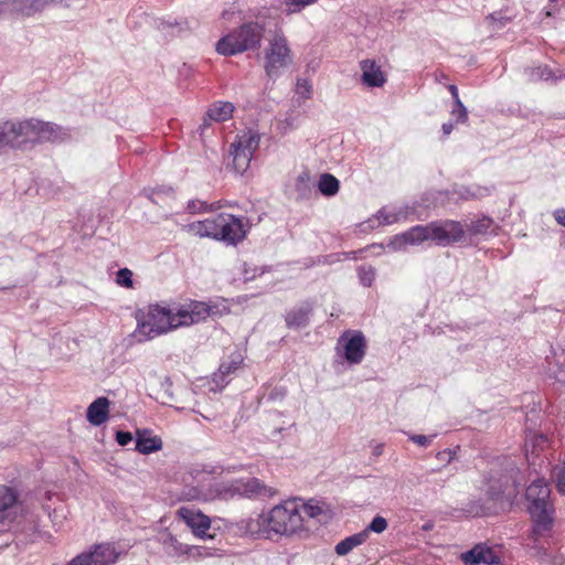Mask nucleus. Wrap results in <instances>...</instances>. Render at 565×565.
<instances>
[{"label":"nucleus","instance_id":"6ab92c4d","mask_svg":"<svg viewBox=\"0 0 565 565\" xmlns=\"http://www.w3.org/2000/svg\"><path fill=\"white\" fill-rule=\"evenodd\" d=\"M93 565H113L119 557V552L114 543H100L86 552Z\"/></svg>","mask_w":565,"mask_h":565},{"label":"nucleus","instance_id":"c756f323","mask_svg":"<svg viewBox=\"0 0 565 565\" xmlns=\"http://www.w3.org/2000/svg\"><path fill=\"white\" fill-rule=\"evenodd\" d=\"M319 192L324 196H334L340 189L339 180L331 173H322L317 183Z\"/></svg>","mask_w":565,"mask_h":565},{"label":"nucleus","instance_id":"393cba45","mask_svg":"<svg viewBox=\"0 0 565 565\" xmlns=\"http://www.w3.org/2000/svg\"><path fill=\"white\" fill-rule=\"evenodd\" d=\"M166 545L171 547L175 555H186L189 558H199L209 555L206 547L181 543L172 535L166 541Z\"/></svg>","mask_w":565,"mask_h":565},{"label":"nucleus","instance_id":"f3484780","mask_svg":"<svg viewBox=\"0 0 565 565\" xmlns=\"http://www.w3.org/2000/svg\"><path fill=\"white\" fill-rule=\"evenodd\" d=\"M414 209L408 205L399 207L388 209L386 206L380 209L373 218H370L367 223L377 222V225H392L394 223L405 221L413 213ZM370 227H374L370 224Z\"/></svg>","mask_w":565,"mask_h":565},{"label":"nucleus","instance_id":"c85d7f7f","mask_svg":"<svg viewBox=\"0 0 565 565\" xmlns=\"http://www.w3.org/2000/svg\"><path fill=\"white\" fill-rule=\"evenodd\" d=\"M19 498L18 491L4 484L0 486V518L4 519V513L14 507Z\"/></svg>","mask_w":565,"mask_h":565},{"label":"nucleus","instance_id":"2eb2a0df","mask_svg":"<svg viewBox=\"0 0 565 565\" xmlns=\"http://www.w3.org/2000/svg\"><path fill=\"white\" fill-rule=\"evenodd\" d=\"M47 7V0H3L0 12H9L22 17H32Z\"/></svg>","mask_w":565,"mask_h":565},{"label":"nucleus","instance_id":"c03bdc74","mask_svg":"<svg viewBox=\"0 0 565 565\" xmlns=\"http://www.w3.org/2000/svg\"><path fill=\"white\" fill-rule=\"evenodd\" d=\"M116 282L125 288H131L134 285L132 271L128 268H120L116 274Z\"/></svg>","mask_w":565,"mask_h":565},{"label":"nucleus","instance_id":"cd10ccee","mask_svg":"<svg viewBox=\"0 0 565 565\" xmlns=\"http://www.w3.org/2000/svg\"><path fill=\"white\" fill-rule=\"evenodd\" d=\"M367 540L366 532H359L341 540L334 547V552L339 556L349 554L353 548L362 545Z\"/></svg>","mask_w":565,"mask_h":565},{"label":"nucleus","instance_id":"49530a36","mask_svg":"<svg viewBox=\"0 0 565 565\" xmlns=\"http://www.w3.org/2000/svg\"><path fill=\"white\" fill-rule=\"evenodd\" d=\"M407 437H408V440H411L412 443L426 448L431 444L433 439L436 437V434L426 436V435L408 433Z\"/></svg>","mask_w":565,"mask_h":565},{"label":"nucleus","instance_id":"0eeeda50","mask_svg":"<svg viewBox=\"0 0 565 565\" xmlns=\"http://www.w3.org/2000/svg\"><path fill=\"white\" fill-rule=\"evenodd\" d=\"M264 60L266 75L271 79L278 78L281 75V70L292 64L291 49L281 31L275 32L269 40Z\"/></svg>","mask_w":565,"mask_h":565},{"label":"nucleus","instance_id":"ea45409f","mask_svg":"<svg viewBox=\"0 0 565 565\" xmlns=\"http://www.w3.org/2000/svg\"><path fill=\"white\" fill-rule=\"evenodd\" d=\"M317 0H284L287 14L300 12L306 7L315 3Z\"/></svg>","mask_w":565,"mask_h":565},{"label":"nucleus","instance_id":"a211bd4d","mask_svg":"<svg viewBox=\"0 0 565 565\" xmlns=\"http://www.w3.org/2000/svg\"><path fill=\"white\" fill-rule=\"evenodd\" d=\"M461 515L467 518H483L498 513V510L491 502H488V498H472L462 504L460 509H457Z\"/></svg>","mask_w":565,"mask_h":565},{"label":"nucleus","instance_id":"5fc2aeb1","mask_svg":"<svg viewBox=\"0 0 565 565\" xmlns=\"http://www.w3.org/2000/svg\"><path fill=\"white\" fill-rule=\"evenodd\" d=\"M455 125H456L455 121H448V122L443 124L441 130H443V135L445 138L448 137L452 132Z\"/></svg>","mask_w":565,"mask_h":565},{"label":"nucleus","instance_id":"5701e85b","mask_svg":"<svg viewBox=\"0 0 565 565\" xmlns=\"http://www.w3.org/2000/svg\"><path fill=\"white\" fill-rule=\"evenodd\" d=\"M312 312V306L305 302L289 310L285 316L286 326L289 329H299L308 326Z\"/></svg>","mask_w":565,"mask_h":565},{"label":"nucleus","instance_id":"b1692460","mask_svg":"<svg viewBox=\"0 0 565 565\" xmlns=\"http://www.w3.org/2000/svg\"><path fill=\"white\" fill-rule=\"evenodd\" d=\"M109 401L107 397L96 398L87 408L86 417L95 426L104 424L108 419Z\"/></svg>","mask_w":565,"mask_h":565},{"label":"nucleus","instance_id":"6e6552de","mask_svg":"<svg viewBox=\"0 0 565 565\" xmlns=\"http://www.w3.org/2000/svg\"><path fill=\"white\" fill-rule=\"evenodd\" d=\"M367 349L365 335L360 330H345L337 341V355L352 365L360 364Z\"/></svg>","mask_w":565,"mask_h":565},{"label":"nucleus","instance_id":"4c0bfd02","mask_svg":"<svg viewBox=\"0 0 565 565\" xmlns=\"http://www.w3.org/2000/svg\"><path fill=\"white\" fill-rule=\"evenodd\" d=\"M375 269L372 266H360L358 268L360 284L364 287H371L375 279Z\"/></svg>","mask_w":565,"mask_h":565},{"label":"nucleus","instance_id":"7c9ffc66","mask_svg":"<svg viewBox=\"0 0 565 565\" xmlns=\"http://www.w3.org/2000/svg\"><path fill=\"white\" fill-rule=\"evenodd\" d=\"M142 193L145 196L154 204H159L168 198H173L174 189L170 185H157L153 188L143 189Z\"/></svg>","mask_w":565,"mask_h":565},{"label":"nucleus","instance_id":"bf43d9fd","mask_svg":"<svg viewBox=\"0 0 565 565\" xmlns=\"http://www.w3.org/2000/svg\"><path fill=\"white\" fill-rule=\"evenodd\" d=\"M382 454V446H377L375 448V455H381Z\"/></svg>","mask_w":565,"mask_h":565},{"label":"nucleus","instance_id":"39448f33","mask_svg":"<svg viewBox=\"0 0 565 565\" xmlns=\"http://www.w3.org/2000/svg\"><path fill=\"white\" fill-rule=\"evenodd\" d=\"M265 34V24L247 21L223 35L215 44V51L223 56H233L258 50Z\"/></svg>","mask_w":565,"mask_h":565},{"label":"nucleus","instance_id":"aec40b11","mask_svg":"<svg viewBox=\"0 0 565 565\" xmlns=\"http://www.w3.org/2000/svg\"><path fill=\"white\" fill-rule=\"evenodd\" d=\"M360 68L362 71L361 82L366 87H382L386 83V77L375 61L362 60Z\"/></svg>","mask_w":565,"mask_h":565},{"label":"nucleus","instance_id":"09e8293b","mask_svg":"<svg viewBox=\"0 0 565 565\" xmlns=\"http://www.w3.org/2000/svg\"><path fill=\"white\" fill-rule=\"evenodd\" d=\"M312 87L308 79H298L296 92L298 95H300L302 98L307 99L311 95Z\"/></svg>","mask_w":565,"mask_h":565},{"label":"nucleus","instance_id":"a19ab883","mask_svg":"<svg viewBox=\"0 0 565 565\" xmlns=\"http://www.w3.org/2000/svg\"><path fill=\"white\" fill-rule=\"evenodd\" d=\"M301 515L310 519H318L323 513V508L319 504L302 503L300 502Z\"/></svg>","mask_w":565,"mask_h":565},{"label":"nucleus","instance_id":"1a4fd4ad","mask_svg":"<svg viewBox=\"0 0 565 565\" xmlns=\"http://www.w3.org/2000/svg\"><path fill=\"white\" fill-rule=\"evenodd\" d=\"M248 231L249 224L247 218L230 213L218 214L217 242L236 246L246 238Z\"/></svg>","mask_w":565,"mask_h":565},{"label":"nucleus","instance_id":"37998d69","mask_svg":"<svg viewBox=\"0 0 565 565\" xmlns=\"http://www.w3.org/2000/svg\"><path fill=\"white\" fill-rule=\"evenodd\" d=\"M387 527V521L383 516H375L371 523L367 525L366 529H364L362 532H366L367 536L370 535V532L374 533H382Z\"/></svg>","mask_w":565,"mask_h":565},{"label":"nucleus","instance_id":"79ce46f5","mask_svg":"<svg viewBox=\"0 0 565 565\" xmlns=\"http://www.w3.org/2000/svg\"><path fill=\"white\" fill-rule=\"evenodd\" d=\"M450 114L455 118L456 124H463L468 120V111L461 100L454 103Z\"/></svg>","mask_w":565,"mask_h":565},{"label":"nucleus","instance_id":"8fccbe9b","mask_svg":"<svg viewBox=\"0 0 565 565\" xmlns=\"http://www.w3.org/2000/svg\"><path fill=\"white\" fill-rule=\"evenodd\" d=\"M455 456H456V450H452V449H444L436 454V458L439 461L445 462V465L450 463L454 460Z\"/></svg>","mask_w":565,"mask_h":565},{"label":"nucleus","instance_id":"3c124183","mask_svg":"<svg viewBox=\"0 0 565 565\" xmlns=\"http://www.w3.org/2000/svg\"><path fill=\"white\" fill-rule=\"evenodd\" d=\"M132 434L129 431L118 430L116 433V441L120 446H127L132 441Z\"/></svg>","mask_w":565,"mask_h":565},{"label":"nucleus","instance_id":"e433bc0d","mask_svg":"<svg viewBox=\"0 0 565 565\" xmlns=\"http://www.w3.org/2000/svg\"><path fill=\"white\" fill-rule=\"evenodd\" d=\"M492 225V220L490 217L483 216L476 221H472L468 225V231L473 235L486 234Z\"/></svg>","mask_w":565,"mask_h":565},{"label":"nucleus","instance_id":"7ed1b4c3","mask_svg":"<svg viewBox=\"0 0 565 565\" xmlns=\"http://www.w3.org/2000/svg\"><path fill=\"white\" fill-rule=\"evenodd\" d=\"M465 237V230L460 222L452 220H439L426 225H415L407 231L394 235L387 243V247L394 252L405 250L407 246L420 245L424 242H433L437 246H450Z\"/></svg>","mask_w":565,"mask_h":565},{"label":"nucleus","instance_id":"a878e982","mask_svg":"<svg viewBox=\"0 0 565 565\" xmlns=\"http://www.w3.org/2000/svg\"><path fill=\"white\" fill-rule=\"evenodd\" d=\"M548 372L558 382L565 383V349L553 350L547 358Z\"/></svg>","mask_w":565,"mask_h":565},{"label":"nucleus","instance_id":"20e7f679","mask_svg":"<svg viewBox=\"0 0 565 565\" xmlns=\"http://www.w3.org/2000/svg\"><path fill=\"white\" fill-rule=\"evenodd\" d=\"M551 490L544 479L534 480L525 491L527 510L532 518L533 525L530 533L532 548H537V554H546L545 540L551 537L554 525L555 509L550 500Z\"/></svg>","mask_w":565,"mask_h":565},{"label":"nucleus","instance_id":"de8ad7c7","mask_svg":"<svg viewBox=\"0 0 565 565\" xmlns=\"http://www.w3.org/2000/svg\"><path fill=\"white\" fill-rule=\"evenodd\" d=\"M344 253H332L329 255L318 256L315 264L317 265H332L334 263L341 262L344 257Z\"/></svg>","mask_w":565,"mask_h":565},{"label":"nucleus","instance_id":"69168bd1","mask_svg":"<svg viewBox=\"0 0 565 565\" xmlns=\"http://www.w3.org/2000/svg\"><path fill=\"white\" fill-rule=\"evenodd\" d=\"M445 77H446L445 74H441V76H439V79H443Z\"/></svg>","mask_w":565,"mask_h":565},{"label":"nucleus","instance_id":"72a5a7b5","mask_svg":"<svg viewBox=\"0 0 565 565\" xmlns=\"http://www.w3.org/2000/svg\"><path fill=\"white\" fill-rule=\"evenodd\" d=\"M526 74L531 81H557V76L547 65H539L526 70Z\"/></svg>","mask_w":565,"mask_h":565},{"label":"nucleus","instance_id":"4468645a","mask_svg":"<svg viewBox=\"0 0 565 565\" xmlns=\"http://www.w3.org/2000/svg\"><path fill=\"white\" fill-rule=\"evenodd\" d=\"M35 143L56 142L70 138L68 129L50 121L33 118Z\"/></svg>","mask_w":565,"mask_h":565},{"label":"nucleus","instance_id":"412c9836","mask_svg":"<svg viewBox=\"0 0 565 565\" xmlns=\"http://www.w3.org/2000/svg\"><path fill=\"white\" fill-rule=\"evenodd\" d=\"M487 484L486 497L488 502H491L499 510V507L503 503L504 491L508 484V479L503 476L495 477L492 472L484 478Z\"/></svg>","mask_w":565,"mask_h":565},{"label":"nucleus","instance_id":"dca6fc26","mask_svg":"<svg viewBox=\"0 0 565 565\" xmlns=\"http://www.w3.org/2000/svg\"><path fill=\"white\" fill-rule=\"evenodd\" d=\"M181 231L200 237V238H211L216 241V232L218 228V214L209 217L202 221H195L188 224H181L180 225Z\"/></svg>","mask_w":565,"mask_h":565},{"label":"nucleus","instance_id":"9b49d317","mask_svg":"<svg viewBox=\"0 0 565 565\" xmlns=\"http://www.w3.org/2000/svg\"><path fill=\"white\" fill-rule=\"evenodd\" d=\"M226 492L231 497L237 495L247 499H257L273 495L271 489L255 477L246 479L242 478L233 481L226 489Z\"/></svg>","mask_w":565,"mask_h":565},{"label":"nucleus","instance_id":"a18cd8bd","mask_svg":"<svg viewBox=\"0 0 565 565\" xmlns=\"http://www.w3.org/2000/svg\"><path fill=\"white\" fill-rule=\"evenodd\" d=\"M230 377H227L225 374H222L218 376V370L213 374L212 381L210 383V391L211 392H221L228 383Z\"/></svg>","mask_w":565,"mask_h":565},{"label":"nucleus","instance_id":"052dcab7","mask_svg":"<svg viewBox=\"0 0 565 565\" xmlns=\"http://www.w3.org/2000/svg\"><path fill=\"white\" fill-rule=\"evenodd\" d=\"M202 472H207L209 475H211V473H214L215 471H214V468H211L210 470L204 469V470H202Z\"/></svg>","mask_w":565,"mask_h":565},{"label":"nucleus","instance_id":"2f4dec72","mask_svg":"<svg viewBox=\"0 0 565 565\" xmlns=\"http://www.w3.org/2000/svg\"><path fill=\"white\" fill-rule=\"evenodd\" d=\"M220 207H221V204L217 202L209 203L206 201L193 199V200L188 201L185 211L189 214L195 215V214H205V213L215 212Z\"/></svg>","mask_w":565,"mask_h":565},{"label":"nucleus","instance_id":"f8f14e48","mask_svg":"<svg viewBox=\"0 0 565 565\" xmlns=\"http://www.w3.org/2000/svg\"><path fill=\"white\" fill-rule=\"evenodd\" d=\"M178 515L196 537L212 539V535L207 533L211 527V520L200 510L182 507L178 510Z\"/></svg>","mask_w":565,"mask_h":565},{"label":"nucleus","instance_id":"ddd939ff","mask_svg":"<svg viewBox=\"0 0 565 565\" xmlns=\"http://www.w3.org/2000/svg\"><path fill=\"white\" fill-rule=\"evenodd\" d=\"M460 561L465 565H495L500 564L501 558L493 547L480 543L475 545L471 550L461 553Z\"/></svg>","mask_w":565,"mask_h":565},{"label":"nucleus","instance_id":"c9c22d12","mask_svg":"<svg viewBox=\"0 0 565 565\" xmlns=\"http://www.w3.org/2000/svg\"><path fill=\"white\" fill-rule=\"evenodd\" d=\"M486 20L489 22L493 30H500L510 23L512 18L507 14V11L500 10L490 13Z\"/></svg>","mask_w":565,"mask_h":565},{"label":"nucleus","instance_id":"603ef678","mask_svg":"<svg viewBox=\"0 0 565 565\" xmlns=\"http://www.w3.org/2000/svg\"><path fill=\"white\" fill-rule=\"evenodd\" d=\"M66 565H93L92 559L88 558L86 552L72 558Z\"/></svg>","mask_w":565,"mask_h":565},{"label":"nucleus","instance_id":"473e14b6","mask_svg":"<svg viewBox=\"0 0 565 565\" xmlns=\"http://www.w3.org/2000/svg\"><path fill=\"white\" fill-rule=\"evenodd\" d=\"M295 190L300 199H309L311 196L313 184L310 174L307 171L301 172L295 181Z\"/></svg>","mask_w":565,"mask_h":565},{"label":"nucleus","instance_id":"680f3d73","mask_svg":"<svg viewBox=\"0 0 565 565\" xmlns=\"http://www.w3.org/2000/svg\"><path fill=\"white\" fill-rule=\"evenodd\" d=\"M559 78H565V70L562 72V74L559 76H557V79Z\"/></svg>","mask_w":565,"mask_h":565},{"label":"nucleus","instance_id":"4d7b16f0","mask_svg":"<svg viewBox=\"0 0 565 565\" xmlns=\"http://www.w3.org/2000/svg\"><path fill=\"white\" fill-rule=\"evenodd\" d=\"M7 148L4 121H0V149Z\"/></svg>","mask_w":565,"mask_h":565},{"label":"nucleus","instance_id":"4be33fe9","mask_svg":"<svg viewBox=\"0 0 565 565\" xmlns=\"http://www.w3.org/2000/svg\"><path fill=\"white\" fill-rule=\"evenodd\" d=\"M135 443V449L142 455H149L162 448L161 438L152 435L149 429H137Z\"/></svg>","mask_w":565,"mask_h":565},{"label":"nucleus","instance_id":"6e6d98bb","mask_svg":"<svg viewBox=\"0 0 565 565\" xmlns=\"http://www.w3.org/2000/svg\"><path fill=\"white\" fill-rule=\"evenodd\" d=\"M447 88L454 99V103H457L458 100H460L458 87L455 84L448 85Z\"/></svg>","mask_w":565,"mask_h":565},{"label":"nucleus","instance_id":"864d4df0","mask_svg":"<svg viewBox=\"0 0 565 565\" xmlns=\"http://www.w3.org/2000/svg\"><path fill=\"white\" fill-rule=\"evenodd\" d=\"M286 395H287V388L286 387H282V386L275 387L269 393V399H271V401L282 399V398H285Z\"/></svg>","mask_w":565,"mask_h":565},{"label":"nucleus","instance_id":"0e129e2a","mask_svg":"<svg viewBox=\"0 0 565 565\" xmlns=\"http://www.w3.org/2000/svg\"><path fill=\"white\" fill-rule=\"evenodd\" d=\"M445 77H446L445 74H441V76H439V79H443Z\"/></svg>","mask_w":565,"mask_h":565},{"label":"nucleus","instance_id":"f704fd0d","mask_svg":"<svg viewBox=\"0 0 565 565\" xmlns=\"http://www.w3.org/2000/svg\"><path fill=\"white\" fill-rule=\"evenodd\" d=\"M243 363L241 353H233L230 355L228 361H224L220 364L218 376L225 374L227 377L234 373Z\"/></svg>","mask_w":565,"mask_h":565},{"label":"nucleus","instance_id":"423d86ee","mask_svg":"<svg viewBox=\"0 0 565 565\" xmlns=\"http://www.w3.org/2000/svg\"><path fill=\"white\" fill-rule=\"evenodd\" d=\"M259 135L248 129L238 135L230 147L231 162L226 167L234 173L243 175L249 168L252 158L259 147Z\"/></svg>","mask_w":565,"mask_h":565},{"label":"nucleus","instance_id":"f03ea898","mask_svg":"<svg viewBox=\"0 0 565 565\" xmlns=\"http://www.w3.org/2000/svg\"><path fill=\"white\" fill-rule=\"evenodd\" d=\"M303 516L299 500H287L275 505L256 518L239 522V529L252 536L273 539L274 536L291 535L302 529Z\"/></svg>","mask_w":565,"mask_h":565},{"label":"nucleus","instance_id":"bb28decb","mask_svg":"<svg viewBox=\"0 0 565 565\" xmlns=\"http://www.w3.org/2000/svg\"><path fill=\"white\" fill-rule=\"evenodd\" d=\"M233 111H234V106L232 103H230V102L216 103L207 109L206 118L204 119V121H206V119H210V120H213L216 122L225 121L232 117Z\"/></svg>","mask_w":565,"mask_h":565},{"label":"nucleus","instance_id":"f257e3e1","mask_svg":"<svg viewBox=\"0 0 565 565\" xmlns=\"http://www.w3.org/2000/svg\"><path fill=\"white\" fill-rule=\"evenodd\" d=\"M210 315L211 307L203 301L190 300L173 308L151 303L136 311L134 335L138 342L150 341L179 328L200 323Z\"/></svg>","mask_w":565,"mask_h":565},{"label":"nucleus","instance_id":"e2e57ef3","mask_svg":"<svg viewBox=\"0 0 565 565\" xmlns=\"http://www.w3.org/2000/svg\"><path fill=\"white\" fill-rule=\"evenodd\" d=\"M45 511L47 512L49 515H51V510L49 507H44Z\"/></svg>","mask_w":565,"mask_h":565},{"label":"nucleus","instance_id":"9d476101","mask_svg":"<svg viewBox=\"0 0 565 565\" xmlns=\"http://www.w3.org/2000/svg\"><path fill=\"white\" fill-rule=\"evenodd\" d=\"M7 148L26 149L35 145L33 118L4 121Z\"/></svg>","mask_w":565,"mask_h":565},{"label":"nucleus","instance_id":"13d9d810","mask_svg":"<svg viewBox=\"0 0 565 565\" xmlns=\"http://www.w3.org/2000/svg\"><path fill=\"white\" fill-rule=\"evenodd\" d=\"M63 0H47V7L50 4H57V3H61Z\"/></svg>","mask_w":565,"mask_h":565},{"label":"nucleus","instance_id":"58836bf2","mask_svg":"<svg viewBox=\"0 0 565 565\" xmlns=\"http://www.w3.org/2000/svg\"><path fill=\"white\" fill-rule=\"evenodd\" d=\"M553 478L557 491L565 495V460L554 467Z\"/></svg>","mask_w":565,"mask_h":565}]
</instances>
